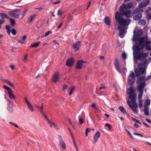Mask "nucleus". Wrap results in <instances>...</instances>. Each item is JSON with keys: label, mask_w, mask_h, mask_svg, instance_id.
<instances>
[{"label": "nucleus", "mask_w": 151, "mask_h": 151, "mask_svg": "<svg viewBox=\"0 0 151 151\" xmlns=\"http://www.w3.org/2000/svg\"><path fill=\"white\" fill-rule=\"evenodd\" d=\"M135 90L133 86H130L126 91V93L129 95L128 96L129 99H131V101L132 102V105L130 101L128 100L127 102L128 105L131 109L135 112L136 114L138 113L137 109L138 104L136 102L137 95L135 93Z\"/></svg>", "instance_id": "obj_1"}, {"label": "nucleus", "mask_w": 151, "mask_h": 151, "mask_svg": "<svg viewBox=\"0 0 151 151\" xmlns=\"http://www.w3.org/2000/svg\"><path fill=\"white\" fill-rule=\"evenodd\" d=\"M133 15V12L130 10H124V11L117 12L115 15V18L116 22H118V19L121 20L122 22L126 21L127 22V25H128L130 23V20L129 19H124L122 16L124 15L127 17H130Z\"/></svg>", "instance_id": "obj_2"}, {"label": "nucleus", "mask_w": 151, "mask_h": 151, "mask_svg": "<svg viewBox=\"0 0 151 151\" xmlns=\"http://www.w3.org/2000/svg\"><path fill=\"white\" fill-rule=\"evenodd\" d=\"M138 41L139 44L137 45L136 43L133 47L136 48V49L138 50H142L144 49L145 45L151 44L150 41L148 40L147 37H143L139 38Z\"/></svg>", "instance_id": "obj_3"}, {"label": "nucleus", "mask_w": 151, "mask_h": 151, "mask_svg": "<svg viewBox=\"0 0 151 151\" xmlns=\"http://www.w3.org/2000/svg\"><path fill=\"white\" fill-rule=\"evenodd\" d=\"M134 51L133 54L134 57L137 60H139L141 61L144 60L148 55V53H143L142 51L141 52L140 50L136 49V48L133 47Z\"/></svg>", "instance_id": "obj_4"}, {"label": "nucleus", "mask_w": 151, "mask_h": 151, "mask_svg": "<svg viewBox=\"0 0 151 151\" xmlns=\"http://www.w3.org/2000/svg\"><path fill=\"white\" fill-rule=\"evenodd\" d=\"M118 22H117L118 24V29L119 30V36L121 38L124 37V29L125 26L128 25L127 22L126 21L122 22L121 20L118 19Z\"/></svg>", "instance_id": "obj_5"}, {"label": "nucleus", "mask_w": 151, "mask_h": 151, "mask_svg": "<svg viewBox=\"0 0 151 151\" xmlns=\"http://www.w3.org/2000/svg\"><path fill=\"white\" fill-rule=\"evenodd\" d=\"M142 12L141 9H136L133 11V14L135 15L133 16V19L134 20L137 21L140 20L142 17V14L140 13Z\"/></svg>", "instance_id": "obj_6"}, {"label": "nucleus", "mask_w": 151, "mask_h": 151, "mask_svg": "<svg viewBox=\"0 0 151 151\" xmlns=\"http://www.w3.org/2000/svg\"><path fill=\"white\" fill-rule=\"evenodd\" d=\"M17 12H14L13 11H10L9 12L8 14L11 16L14 17L16 18H18L20 14L21 13L20 10L17 9Z\"/></svg>", "instance_id": "obj_7"}, {"label": "nucleus", "mask_w": 151, "mask_h": 151, "mask_svg": "<svg viewBox=\"0 0 151 151\" xmlns=\"http://www.w3.org/2000/svg\"><path fill=\"white\" fill-rule=\"evenodd\" d=\"M52 78V82L55 83L58 81L60 79L59 73L57 72L54 73L53 74Z\"/></svg>", "instance_id": "obj_8"}, {"label": "nucleus", "mask_w": 151, "mask_h": 151, "mask_svg": "<svg viewBox=\"0 0 151 151\" xmlns=\"http://www.w3.org/2000/svg\"><path fill=\"white\" fill-rule=\"evenodd\" d=\"M146 68L145 67L141 68L139 69L137 72L135 71L136 76L137 77L141 75L146 73Z\"/></svg>", "instance_id": "obj_9"}, {"label": "nucleus", "mask_w": 151, "mask_h": 151, "mask_svg": "<svg viewBox=\"0 0 151 151\" xmlns=\"http://www.w3.org/2000/svg\"><path fill=\"white\" fill-rule=\"evenodd\" d=\"M81 42L80 41H76L74 43L72 46L75 51H77L79 50L81 46Z\"/></svg>", "instance_id": "obj_10"}, {"label": "nucleus", "mask_w": 151, "mask_h": 151, "mask_svg": "<svg viewBox=\"0 0 151 151\" xmlns=\"http://www.w3.org/2000/svg\"><path fill=\"white\" fill-rule=\"evenodd\" d=\"M101 135V133L99 131H97L95 133L93 137V144H95L98 139L99 138Z\"/></svg>", "instance_id": "obj_11"}, {"label": "nucleus", "mask_w": 151, "mask_h": 151, "mask_svg": "<svg viewBox=\"0 0 151 151\" xmlns=\"http://www.w3.org/2000/svg\"><path fill=\"white\" fill-rule=\"evenodd\" d=\"M137 88L138 91H143V89L146 86V83L145 82L139 83L137 84Z\"/></svg>", "instance_id": "obj_12"}, {"label": "nucleus", "mask_w": 151, "mask_h": 151, "mask_svg": "<svg viewBox=\"0 0 151 151\" xmlns=\"http://www.w3.org/2000/svg\"><path fill=\"white\" fill-rule=\"evenodd\" d=\"M59 139V142L60 147L62 148L63 149H65L66 148V146L64 142L63 141L62 137L61 136H58Z\"/></svg>", "instance_id": "obj_13"}, {"label": "nucleus", "mask_w": 151, "mask_h": 151, "mask_svg": "<svg viewBox=\"0 0 151 151\" xmlns=\"http://www.w3.org/2000/svg\"><path fill=\"white\" fill-rule=\"evenodd\" d=\"M149 0H144L142 1L138 4V6L140 8H142L147 6L149 3Z\"/></svg>", "instance_id": "obj_14"}, {"label": "nucleus", "mask_w": 151, "mask_h": 151, "mask_svg": "<svg viewBox=\"0 0 151 151\" xmlns=\"http://www.w3.org/2000/svg\"><path fill=\"white\" fill-rule=\"evenodd\" d=\"M145 75H143L138 77L137 79L136 83L137 84H138L141 82H145L146 81H145Z\"/></svg>", "instance_id": "obj_15"}, {"label": "nucleus", "mask_w": 151, "mask_h": 151, "mask_svg": "<svg viewBox=\"0 0 151 151\" xmlns=\"http://www.w3.org/2000/svg\"><path fill=\"white\" fill-rule=\"evenodd\" d=\"M74 61L73 58L69 59L66 63V65L68 66L71 67L73 65Z\"/></svg>", "instance_id": "obj_16"}, {"label": "nucleus", "mask_w": 151, "mask_h": 151, "mask_svg": "<svg viewBox=\"0 0 151 151\" xmlns=\"http://www.w3.org/2000/svg\"><path fill=\"white\" fill-rule=\"evenodd\" d=\"M85 63L83 60L78 61L76 63V69H81L82 68L83 64L82 63Z\"/></svg>", "instance_id": "obj_17"}, {"label": "nucleus", "mask_w": 151, "mask_h": 151, "mask_svg": "<svg viewBox=\"0 0 151 151\" xmlns=\"http://www.w3.org/2000/svg\"><path fill=\"white\" fill-rule=\"evenodd\" d=\"M104 21L105 23L108 26H110L111 24V20L108 16H106L104 19Z\"/></svg>", "instance_id": "obj_18"}, {"label": "nucleus", "mask_w": 151, "mask_h": 151, "mask_svg": "<svg viewBox=\"0 0 151 151\" xmlns=\"http://www.w3.org/2000/svg\"><path fill=\"white\" fill-rule=\"evenodd\" d=\"M9 98L11 99H14L16 98V97L13 94V91L12 90L9 91L8 92Z\"/></svg>", "instance_id": "obj_19"}, {"label": "nucleus", "mask_w": 151, "mask_h": 151, "mask_svg": "<svg viewBox=\"0 0 151 151\" xmlns=\"http://www.w3.org/2000/svg\"><path fill=\"white\" fill-rule=\"evenodd\" d=\"M114 65L117 71L120 73L121 71L120 69L119 66V65L118 60L116 61L114 63Z\"/></svg>", "instance_id": "obj_20"}, {"label": "nucleus", "mask_w": 151, "mask_h": 151, "mask_svg": "<svg viewBox=\"0 0 151 151\" xmlns=\"http://www.w3.org/2000/svg\"><path fill=\"white\" fill-rule=\"evenodd\" d=\"M37 16V14H36L31 15L28 18V21L30 22H31Z\"/></svg>", "instance_id": "obj_21"}, {"label": "nucleus", "mask_w": 151, "mask_h": 151, "mask_svg": "<svg viewBox=\"0 0 151 151\" xmlns=\"http://www.w3.org/2000/svg\"><path fill=\"white\" fill-rule=\"evenodd\" d=\"M150 104V100L149 99H147L145 101L144 104V108L148 107Z\"/></svg>", "instance_id": "obj_22"}, {"label": "nucleus", "mask_w": 151, "mask_h": 151, "mask_svg": "<svg viewBox=\"0 0 151 151\" xmlns=\"http://www.w3.org/2000/svg\"><path fill=\"white\" fill-rule=\"evenodd\" d=\"M125 8H126V5L123 4L120 6L119 10L121 12H123L124 10V9Z\"/></svg>", "instance_id": "obj_23"}, {"label": "nucleus", "mask_w": 151, "mask_h": 151, "mask_svg": "<svg viewBox=\"0 0 151 151\" xmlns=\"http://www.w3.org/2000/svg\"><path fill=\"white\" fill-rule=\"evenodd\" d=\"M138 24L140 25H144L146 24V21L145 20H139L138 22Z\"/></svg>", "instance_id": "obj_24"}, {"label": "nucleus", "mask_w": 151, "mask_h": 151, "mask_svg": "<svg viewBox=\"0 0 151 151\" xmlns=\"http://www.w3.org/2000/svg\"><path fill=\"white\" fill-rule=\"evenodd\" d=\"M40 43V42H38L35 43L34 44L31 45L30 47V48H33L34 47H36L39 46V44Z\"/></svg>", "instance_id": "obj_25"}, {"label": "nucleus", "mask_w": 151, "mask_h": 151, "mask_svg": "<svg viewBox=\"0 0 151 151\" xmlns=\"http://www.w3.org/2000/svg\"><path fill=\"white\" fill-rule=\"evenodd\" d=\"M9 19L11 25L12 26H14L15 24V20L11 18H9Z\"/></svg>", "instance_id": "obj_26"}, {"label": "nucleus", "mask_w": 151, "mask_h": 151, "mask_svg": "<svg viewBox=\"0 0 151 151\" xmlns=\"http://www.w3.org/2000/svg\"><path fill=\"white\" fill-rule=\"evenodd\" d=\"M119 110L121 111L123 113H126L127 114H128V113H127L126 111L124 109V107L123 106H120L119 107Z\"/></svg>", "instance_id": "obj_27"}, {"label": "nucleus", "mask_w": 151, "mask_h": 151, "mask_svg": "<svg viewBox=\"0 0 151 151\" xmlns=\"http://www.w3.org/2000/svg\"><path fill=\"white\" fill-rule=\"evenodd\" d=\"M139 93L138 94V99H139L142 98L143 93V91H138Z\"/></svg>", "instance_id": "obj_28"}, {"label": "nucleus", "mask_w": 151, "mask_h": 151, "mask_svg": "<svg viewBox=\"0 0 151 151\" xmlns=\"http://www.w3.org/2000/svg\"><path fill=\"white\" fill-rule=\"evenodd\" d=\"M135 77V74L133 71H131L129 76V78H134Z\"/></svg>", "instance_id": "obj_29"}, {"label": "nucleus", "mask_w": 151, "mask_h": 151, "mask_svg": "<svg viewBox=\"0 0 151 151\" xmlns=\"http://www.w3.org/2000/svg\"><path fill=\"white\" fill-rule=\"evenodd\" d=\"M144 111L145 115L146 116H148L149 115L148 107L145 108Z\"/></svg>", "instance_id": "obj_30"}, {"label": "nucleus", "mask_w": 151, "mask_h": 151, "mask_svg": "<svg viewBox=\"0 0 151 151\" xmlns=\"http://www.w3.org/2000/svg\"><path fill=\"white\" fill-rule=\"evenodd\" d=\"M126 8H131L133 6V4L132 3H129L126 4Z\"/></svg>", "instance_id": "obj_31"}, {"label": "nucleus", "mask_w": 151, "mask_h": 151, "mask_svg": "<svg viewBox=\"0 0 151 151\" xmlns=\"http://www.w3.org/2000/svg\"><path fill=\"white\" fill-rule=\"evenodd\" d=\"M0 14L1 15V18L2 19H4V18H6L7 19L9 18V17L7 15L4 13H1Z\"/></svg>", "instance_id": "obj_32"}, {"label": "nucleus", "mask_w": 151, "mask_h": 151, "mask_svg": "<svg viewBox=\"0 0 151 151\" xmlns=\"http://www.w3.org/2000/svg\"><path fill=\"white\" fill-rule=\"evenodd\" d=\"M7 108L10 113L12 114L13 113V106L7 107Z\"/></svg>", "instance_id": "obj_33"}, {"label": "nucleus", "mask_w": 151, "mask_h": 151, "mask_svg": "<svg viewBox=\"0 0 151 151\" xmlns=\"http://www.w3.org/2000/svg\"><path fill=\"white\" fill-rule=\"evenodd\" d=\"M134 35H136V36H139L142 35V32L141 30L137 31L136 33H134Z\"/></svg>", "instance_id": "obj_34"}, {"label": "nucleus", "mask_w": 151, "mask_h": 151, "mask_svg": "<svg viewBox=\"0 0 151 151\" xmlns=\"http://www.w3.org/2000/svg\"><path fill=\"white\" fill-rule=\"evenodd\" d=\"M133 78H132L131 79L129 78L128 83L129 84L130 86H132L134 83V81L133 80Z\"/></svg>", "instance_id": "obj_35"}, {"label": "nucleus", "mask_w": 151, "mask_h": 151, "mask_svg": "<svg viewBox=\"0 0 151 151\" xmlns=\"http://www.w3.org/2000/svg\"><path fill=\"white\" fill-rule=\"evenodd\" d=\"M6 100H7V107L13 106L12 102L10 101V100L8 99H6Z\"/></svg>", "instance_id": "obj_36"}, {"label": "nucleus", "mask_w": 151, "mask_h": 151, "mask_svg": "<svg viewBox=\"0 0 151 151\" xmlns=\"http://www.w3.org/2000/svg\"><path fill=\"white\" fill-rule=\"evenodd\" d=\"M150 44H146L145 45V49L149 51L151 50V46L150 45Z\"/></svg>", "instance_id": "obj_37"}, {"label": "nucleus", "mask_w": 151, "mask_h": 151, "mask_svg": "<svg viewBox=\"0 0 151 151\" xmlns=\"http://www.w3.org/2000/svg\"><path fill=\"white\" fill-rule=\"evenodd\" d=\"M29 109L32 112L34 111V109L33 106H32L31 104L30 103L29 104L27 105Z\"/></svg>", "instance_id": "obj_38"}, {"label": "nucleus", "mask_w": 151, "mask_h": 151, "mask_svg": "<svg viewBox=\"0 0 151 151\" xmlns=\"http://www.w3.org/2000/svg\"><path fill=\"white\" fill-rule=\"evenodd\" d=\"M39 110L41 113L42 114L44 113L43 111V104H41V106L40 107V108H39Z\"/></svg>", "instance_id": "obj_39"}, {"label": "nucleus", "mask_w": 151, "mask_h": 151, "mask_svg": "<svg viewBox=\"0 0 151 151\" xmlns=\"http://www.w3.org/2000/svg\"><path fill=\"white\" fill-rule=\"evenodd\" d=\"M45 117V119L47 121L48 123L49 124L50 123V121L49 120L47 116H46V115L44 113L42 114Z\"/></svg>", "instance_id": "obj_40"}, {"label": "nucleus", "mask_w": 151, "mask_h": 151, "mask_svg": "<svg viewBox=\"0 0 151 151\" xmlns=\"http://www.w3.org/2000/svg\"><path fill=\"white\" fill-rule=\"evenodd\" d=\"M11 32L12 34L14 35H15L17 34L16 30L14 29H12L11 30Z\"/></svg>", "instance_id": "obj_41"}, {"label": "nucleus", "mask_w": 151, "mask_h": 151, "mask_svg": "<svg viewBox=\"0 0 151 151\" xmlns=\"http://www.w3.org/2000/svg\"><path fill=\"white\" fill-rule=\"evenodd\" d=\"M50 126L51 127H52L53 126L54 127H55L56 128L57 127L56 125L54 123H53L50 122V123L49 124Z\"/></svg>", "instance_id": "obj_42"}, {"label": "nucleus", "mask_w": 151, "mask_h": 151, "mask_svg": "<svg viewBox=\"0 0 151 151\" xmlns=\"http://www.w3.org/2000/svg\"><path fill=\"white\" fill-rule=\"evenodd\" d=\"M28 11V9H25L23 11L21 12L22 14V17H23L25 14L26 12Z\"/></svg>", "instance_id": "obj_43"}, {"label": "nucleus", "mask_w": 151, "mask_h": 151, "mask_svg": "<svg viewBox=\"0 0 151 151\" xmlns=\"http://www.w3.org/2000/svg\"><path fill=\"white\" fill-rule=\"evenodd\" d=\"M6 82L8 83V84L10 86H12V87H14V85L13 83H11L10 82L8 81H6Z\"/></svg>", "instance_id": "obj_44"}, {"label": "nucleus", "mask_w": 151, "mask_h": 151, "mask_svg": "<svg viewBox=\"0 0 151 151\" xmlns=\"http://www.w3.org/2000/svg\"><path fill=\"white\" fill-rule=\"evenodd\" d=\"M137 36H136V35H134V37L133 38V40L136 41H138V39L139 38H138L137 37Z\"/></svg>", "instance_id": "obj_45"}, {"label": "nucleus", "mask_w": 151, "mask_h": 151, "mask_svg": "<svg viewBox=\"0 0 151 151\" xmlns=\"http://www.w3.org/2000/svg\"><path fill=\"white\" fill-rule=\"evenodd\" d=\"M3 87L6 89L8 91V92L11 90L10 88L4 85L3 86Z\"/></svg>", "instance_id": "obj_46"}, {"label": "nucleus", "mask_w": 151, "mask_h": 151, "mask_svg": "<svg viewBox=\"0 0 151 151\" xmlns=\"http://www.w3.org/2000/svg\"><path fill=\"white\" fill-rule=\"evenodd\" d=\"M24 101H25L26 103L27 104V105L28 104H29L30 103L28 101V100L26 97H24Z\"/></svg>", "instance_id": "obj_47"}, {"label": "nucleus", "mask_w": 151, "mask_h": 151, "mask_svg": "<svg viewBox=\"0 0 151 151\" xmlns=\"http://www.w3.org/2000/svg\"><path fill=\"white\" fill-rule=\"evenodd\" d=\"M122 58L125 59L127 58V55L125 53H123L122 54Z\"/></svg>", "instance_id": "obj_48"}, {"label": "nucleus", "mask_w": 151, "mask_h": 151, "mask_svg": "<svg viewBox=\"0 0 151 151\" xmlns=\"http://www.w3.org/2000/svg\"><path fill=\"white\" fill-rule=\"evenodd\" d=\"M9 123L11 124H12L16 128H18V126L17 124L14 123L13 122H9Z\"/></svg>", "instance_id": "obj_49"}, {"label": "nucleus", "mask_w": 151, "mask_h": 151, "mask_svg": "<svg viewBox=\"0 0 151 151\" xmlns=\"http://www.w3.org/2000/svg\"><path fill=\"white\" fill-rule=\"evenodd\" d=\"M133 134L135 135H136L140 136L141 137H143V135L141 134H139V133L134 132V133H133Z\"/></svg>", "instance_id": "obj_50"}, {"label": "nucleus", "mask_w": 151, "mask_h": 151, "mask_svg": "<svg viewBox=\"0 0 151 151\" xmlns=\"http://www.w3.org/2000/svg\"><path fill=\"white\" fill-rule=\"evenodd\" d=\"M105 126L106 127H107L109 129H111L112 127L111 126L110 124H108V123L106 124Z\"/></svg>", "instance_id": "obj_51"}, {"label": "nucleus", "mask_w": 151, "mask_h": 151, "mask_svg": "<svg viewBox=\"0 0 151 151\" xmlns=\"http://www.w3.org/2000/svg\"><path fill=\"white\" fill-rule=\"evenodd\" d=\"M83 119L82 118H80L79 119V123L80 124H82L83 122Z\"/></svg>", "instance_id": "obj_52"}, {"label": "nucleus", "mask_w": 151, "mask_h": 151, "mask_svg": "<svg viewBox=\"0 0 151 151\" xmlns=\"http://www.w3.org/2000/svg\"><path fill=\"white\" fill-rule=\"evenodd\" d=\"M147 17L149 20L151 19V14L150 13L147 14Z\"/></svg>", "instance_id": "obj_53"}, {"label": "nucleus", "mask_w": 151, "mask_h": 151, "mask_svg": "<svg viewBox=\"0 0 151 151\" xmlns=\"http://www.w3.org/2000/svg\"><path fill=\"white\" fill-rule=\"evenodd\" d=\"M63 14V12L60 9L58 10V15L59 16Z\"/></svg>", "instance_id": "obj_54"}, {"label": "nucleus", "mask_w": 151, "mask_h": 151, "mask_svg": "<svg viewBox=\"0 0 151 151\" xmlns=\"http://www.w3.org/2000/svg\"><path fill=\"white\" fill-rule=\"evenodd\" d=\"M132 119L134 121H135L136 123H138L140 124H141V123L139 121H138L137 120H136V119H134V118L132 117Z\"/></svg>", "instance_id": "obj_55"}, {"label": "nucleus", "mask_w": 151, "mask_h": 151, "mask_svg": "<svg viewBox=\"0 0 151 151\" xmlns=\"http://www.w3.org/2000/svg\"><path fill=\"white\" fill-rule=\"evenodd\" d=\"M5 28L7 30H10L11 27L10 26L7 25L5 26Z\"/></svg>", "instance_id": "obj_56"}, {"label": "nucleus", "mask_w": 151, "mask_h": 151, "mask_svg": "<svg viewBox=\"0 0 151 151\" xmlns=\"http://www.w3.org/2000/svg\"><path fill=\"white\" fill-rule=\"evenodd\" d=\"M51 33V31H48L45 34V36L46 37L48 36Z\"/></svg>", "instance_id": "obj_57"}, {"label": "nucleus", "mask_w": 151, "mask_h": 151, "mask_svg": "<svg viewBox=\"0 0 151 151\" xmlns=\"http://www.w3.org/2000/svg\"><path fill=\"white\" fill-rule=\"evenodd\" d=\"M150 78H151V75H150L148 76L147 77H145V81H146Z\"/></svg>", "instance_id": "obj_58"}, {"label": "nucleus", "mask_w": 151, "mask_h": 151, "mask_svg": "<svg viewBox=\"0 0 151 151\" xmlns=\"http://www.w3.org/2000/svg\"><path fill=\"white\" fill-rule=\"evenodd\" d=\"M138 102H139V107L141 108L142 106V100H139Z\"/></svg>", "instance_id": "obj_59"}, {"label": "nucleus", "mask_w": 151, "mask_h": 151, "mask_svg": "<svg viewBox=\"0 0 151 151\" xmlns=\"http://www.w3.org/2000/svg\"><path fill=\"white\" fill-rule=\"evenodd\" d=\"M4 22L5 20L4 19H0V25L2 24Z\"/></svg>", "instance_id": "obj_60"}, {"label": "nucleus", "mask_w": 151, "mask_h": 151, "mask_svg": "<svg viewBox=\"0 0 151 151\" xmlns=\"http://www.w3.org/2000/svg\"><path fill=\"white\" fill-rule=\"evenodd\" d=\"M74 87H73L71 89L70 91V92L69 93V96H70L72 94V93L73 92V91L74 90Z\"/></svg>", "instance_id": "obj_61"}, {"label": "nucleus", "mask_w": 151, "mask_h": 151, "mask_svg": "<svg viewBox=\"0 0 151 151\" xmlns=\"http://www.w3.org/2000/svg\"><path fill=\"white\" fill-rule=\"evenodd\" d=\"M61 1H57L54 2L52 4H59L61 2Z\"/></svg>", "instance_id": "obj_62"}, {"label": "nucleus", "mask_w": 151, "mask_h": 151, "mask_svg": "<svg viewBox=\"0 0 151 151\" xmlns=\"http://www.w3.org/2000/svg\"><path fill=\"white\" fill-rule=\"evenodd\" d=\"M73 142L74 145L75 146V148H76V149H78V147H77V146L76 144V142H75V140H73Z\"/></svg>", "instance_id": "obj_63"}, {"label": "nucleus", "mask_w": 151, "mask_h": 151, "mask_svg": "<svg viewBox=\"0 0 151 151\" xmlns=\"http://www.w3.org/2000/svg\"><path fill=\"white\" fill-rule=\"evenodd\" d=\"M91 130V129L90 128H87L86 129L85 132L88 133Z\"/></svg>", "instance_id": "obj_64"}]
</instances>
